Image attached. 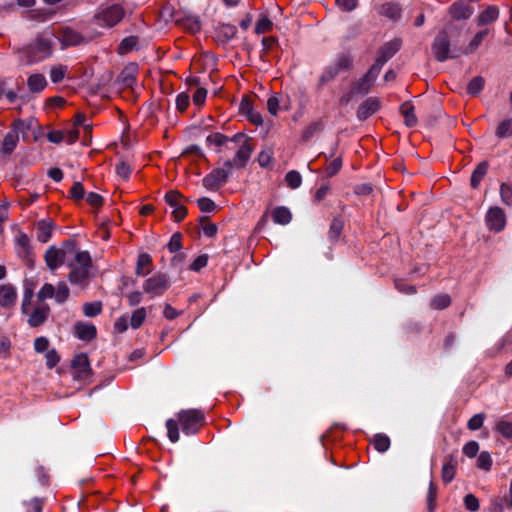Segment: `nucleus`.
Instances as JSON below:
<instances>
[{
	"label": "nucleus",
	"instance_id": "obj_1",
	"mask_svg": "<svg viewBox=\"0 0 512 512\" xmlns=\"http://www.w3.org/2000/svg\"><path fill=\"white\" fill-rule=\"evenodd\" d=\"M56 36L51 31H45L39 35L30 45L23 50L26 64L43 61L51 56Z\"/></svg>",
	"mask_w": 512,
	"mask_h": 512
},
{
	"label": "nucleus",
	"instance_id": "obj_2",
	"mask_svg": "<svg viewBox=\"0 0 512 512\" xmlns=\"http://www.w3.org/2000/svg\"><path fill=\"white\" fill-rule=\"evenodd\" d=\"M77 249L74 241H65L61 248L51 246L45 253L47 266L54 271L63 264L72 265V258Z\"/></svg>",
	"mask_w": 512,
	"mask_h": 512
},
{
	"label": "nucleus",
	"instance_id": "obj_3",
	"mask_svg": "<svg viewBox=\"0 0 512 512\" xmlns=\"http://www.w3.org/2000/svg\"><path fill=\"white\" fill-rule=\"evenodd\" d=\"M68 267L71 268L69 281L72 284H83L89 277L91 267V257L89 252L77 249L72 258V265H68Z\"/></svg>",
	"mask_w": 512,
	"mask_h": 512
},
{
	"label": "nucleus",
	"instance_id": "obj_4",
	"mask_svg": "<svg viewBox=\"0 0 512 512\" xmlns=\"http://www.w3.org/2000/svg\"><path fill=\"white\" fill-rule=\"evenodd\" d=\"M124 14V9L120 4L101 6L94 15V21L100 27L111 28L123 19Z\"/></svg>",
	"mask_w": 512,
	"mask_h": 512
},
{
	"label": "nucleus",
	"instance_id": "obj_5",
	"mask_svg": "<svg viewBox=\"0 0 512 512\" xmlns=\"http://www.w3.org/2000/svg\"><path fill=\"white\" fill-rule=\"evenodd\" d=\"M232 174V161L227 160L222 167L213 169L203 180V186L209 191H217Z\"/></svg>",
	"mask_w": 512,
	"mask_h": 512
},
{
	"label": "nucleus",
	"instance_id": "obj_6",
	"mask_svg": "<svg viewBox=\"0 0 512 512\" xmlns=\"http://www.w3.org/2000/svg\"><path fill=\"white\" fill-rule=\"evenodd\" d=\"M143 292L155 298L162 296L170 287V280L167 274L157 272L147 278L143 283Z\"/></svg>",
	"mask_w": 512,
	"mask_h": 512
},
{
	"label": "nucleus",
	"instance_id": "obj_7",
	"mask_svg": "<svg viewBox=\"0 0 512 512\" xmlns=\"http://www.w3.org/2000/svg\"><path fill=\"white\" fill-rule=\"evenodd\" d=\"M27 131L28 126L23 120L15 121L3 139L0 152L2 154H11L17 146L20 136L24 138Z\"/></svg>",
	"mask_w": 512,
	"mask_h": 512
},
{
	"label": "nucleus",
	"instance_id": "obj_8",
	"mask_svg": "<svg viewBox=\"0 0 512 512\" xmlns=\"http://www.w3.org/2000/svg\"><path fill=\"white\" fill-rule=\"evenodd\" d=\"M178 420L184 434L193 435L197 433L204 421V414L200 410H183L178 414Z\"/></svg>",
	"mask_w": 512,
	"mask_h": 512
},
{
	"label": "nucleus",
	"instance_id": "obj_9",
	"mask_svg": "<svg viewBox=\"0 0 512 512\" xmlns=\"http://www.w3.org/2000/svg\"><path fill=\"white\" fill-rule=\"evenodd\" d=\"M432 52L439 62H444L447 59L454 57V55L451 54L450 41L447 31L441 30L436 35L432 43Z\"/></svg>",
	"mask_w": 512,
	"mask_h": 512
},
{
	"label": "nucleus",
	"instance_id": "obj_10",
	"mask_svg": "<svg viewBox=\"0 0 512 512\" xmlns=\"http://www.w3.org/2000/svg\"><path fill=\"white\" fill-rule=\"evenodd\" d=\"M164 199L167 205L171 208V213L175 221L179 222L183 220L187 214L183 196L176 190H170L165 194Z\"/></svg>",
	"mask_w": 512,
	"mask_h": 512
},
{
	"label": "nucleus",
	"instance_id": "obj_11",
	"mask_svg": "<svg viewBox=\"0 0 512 512\" xmlns=\"http://www.w3.org/2000/svg\"><path fill=\"white\" fill-rule=\"evenodd\" d=\"M485 223L489 231L499 233L506 226V215L500 207H490L485 215Z\"/></svg>",
	"mask_w": 512,
	"mask_h": 512
},
{
	"label": "nucleus",
	"instance_id": "obj_12",
	"mask_svg": "<svg viewBox=\"0 0 512 512\" xmlns=\"http://www.w3.org/2000/svg\"><path fill=\"white\" fill-rule=\"evenodd\" d=\"M401 41L399 39L386 43L378 53L373 66V72L381 71L384 64L391 59L400 49Z\"/></svg>",
	"mask_w": 512,
	"mask_h": 512
},
{
	"label": "nucleus",
	"instance_id": "obj_13",
	"mask_svg": "<svg viewBox=\"0 0 512 512\" xmlns=\"http://www.w3.org/2000/svg\"><path fill=\"white\" fill-rule=\"evenodd\" d=\"M73 377L78 380L88 378L91 372L90 363L86 354H79L72 360Z\"/></svg>",
	"mask_w": 512,
	"mask_h": 512
},
{
	"label": "nucleus",
	"instance_id": "obj_14",
	"mask_svg": "<svg viewBox=\"0 0 512 512\" xmlns=\"http://www.w3.org/2000/svg\"><path fill=\"white\" fill-rule=\"evenodd\" d=\"M50 314V308L47 304H41L36 306L28 318V324L30 327H39L41 326Z\"/></svg>",
	"mask_w": 512,
	"mask_h": 512
},
{
	"label": "nucleus",
	"instance_id": "obj_15",
	"mask_svg": "<svg viewBox=\"0 0 512 512\" xmlns=\"http://www.w3.org/2000/svg\"><path fill=\"white\" fill-rule=\"evenodd\" d=\"M55 223L51 219H41L36 224V237L41 243H46L52 236Z\"/></svg>",
	"mask_w": 512,
	"mask_h": 512
},
{
	"label": "nucleus",
	"instance_id": "obj_16",
	"mask_svg": "<svg viewBox=\"0 0 512 512\" xmlns=\"http://www.w3.org/2000/svg\"><path fill=\"white\" fill-rule=\"evenodd\" d=\"M379 73L380 71L373 72V66H371L365 76L355 84L353 91L357 94L368 93Z\"/></svg>",
	"mask_w": 512,
	"mask_h": 512
},
{
	"label": "nucleus",
	"instance_id": "obj_17",
	"mask_svg": "<svg viewBox=\"0 0 512 512\" xmlns=\"http://www.w3.org/2000/svg\"><path fill=\"white\" fill-rule=\"evenodd\" d=\"M137 67L135 65L126 66L118 76V83L123 88L133 89L136 84Z\"/></svg>",
	"mask_w": 512,
	"mask_h": 512
},
{
	"label": "nucleus",
	"instance_id": "obj_18",
	"mask_svg": "<svg viewBox=\"0 0 512 512\" xmlns=\"http://www.w3.org/2000/svg\"><path fill=\"white\" fill-rule=\"evenodd\" d=\"M17 292L13 285L3 284L0 286V306L10 308L15 304Z\"/></svg>",
	"mask_w": 512,
	"mask_h": 512
},
{
	"label": "nucleus",
	"instance_id": "obj_19",
	"mask_svg": "<svg viewBox=\"0 0 512 512\" xmlns=\"http://www.w3.org/2000/svg\"><path fill=\"white\" fill-rule=\"evenodd\" d=\"M252 153V147L248 140H245L239 147L232 161V167H243L250 159Z\"/></svg>",
	"mask_w": 512,
	"mask_h": 512
},
{
	"label": "nucleus",
	"instance_id": "obj_20",
	"mask_svg": "<svg viewBox=\"0 0 512 512\" xmlns=\"http://www.w3.org/2000/svg\"><path fill=\"white\" fill-rule=\"evenodd\" d=\"M77 338L83 341H90L96 336V327L93 324L78 322L74 325Z\"/></svg>",
	"mask_w": 512,
	"mask_h": 512
},
{
	"label": "nucleus",
	"instance_id": "obj_21",
	"mask_svg": "<svg viewBox=\"0 0 512 512\" xmlns=\"http://www.w3.org/2000/svg\"><path fill=\"white\" fill-rule=\"evenodd\" d=\"M379 109V102L375 98H368L358 108L357 117L365 120L376 113Z\"/></svg>",
	"mask_w": 512,
	"mask_h": 512
},
{
	"label": "nucleus",
	"instance_id": "obj_22",
	"mask_svg": "<svg viewBox=\"0 0 512 512\" xmlns=\"http://www.w3.org/2000/svg\"><path fill=\"white\" fill-rule=\"evenodd\" d=\"M83 40H84L83 36L79 32H77L71 28L63 29L61 37H60V42H61L63 48L68 47V46L79 45L83 42Z\"/></svg>",
	"mask_w": 512,
	"mask_h": 512
},
{
	"label": "nucleus",
	"instance_id": "obj_23",
	"mask_svg": "<svg viewBox=\"0 0 512 512\" xmlns=\"http://www.w3.org/2000/svg\"><path fill=\"white\" fill-rule=\"evenodd\" d=\"M450 14L455 20H466L471 17L473 10L470 5L459 1L450 7Z\"/></svg>",
	"mask_w": 512,
	"mask_h": 512
},
{
	"label": "nucleus",
	"instance_id": "obj_24",
	"mask_svg": "<svg viewBox=\"0 0 512 512\" xmlns=\"http://www.w3.org/2000/svg\"><path fill=\"white\" fill-rule=\"evenodd\" d=\"M236 33L237 28L231 24H220L215 30L217 41L222 43L232 40Z\"/></svg>",
	"mask_w": 512,
	"mask_h": 512
},
{
	"label": "nucleus",
	"instance_id": "obj_25",
	"mask_svg": "<svg viewBox=\"0 0 512 512\" xmlns=\"http://www.w3.org/2000/svg\"><path fill=\"white\" fill-rule=\"evenodd\" d=\"M152 271V257L148 253L138 255L135 273L137 276H146Z\"/></svg>",
	"mask_w": 512,
	"mask_h": 512
},
{
	"label": "nucleus",
	"instance_id": "obj_26",
	"mask_svg": "<svg viewBox=\"0 0 512 512\" xmlns=\"http://www.w3.org/2000/svg\"><path fill=\"white\" fill-rule=\"evenodd\" d=\"M272 219L276 224L287 225L292 219V214L288 208L280 206L272 211Z\"/></svg>",
	"mask_w": 512,
	"mask_h": 512
},
{
	"label": "nucleus",
	"instance_id": "obj_27",
	"mask_svg": "<svg viewBox=\"0 0 512 512\" xmlns=\"http://www.w3.org/2000/svg\"><path fill=\"white\" fill-rule=\"evenodd\" d=\"M499 16V10L496 6H488L478 16V25H486L494 22Z\"/></svg>",
	"mask_w": 512,
	"mask_h": 512
},
{
	"label": "nucleus",
	"instance_id": "obj_28",
	"mask_svg": "<svg viewBox=\"0 0 512 512\" xmlns=\"http://www.w3.org/2000/svg\"><path fill=\"white\" fill-rule=\"evenodd\" d=\"M27 84L31 92L38 93L46 87L47 81L44 75L35 73L29 76Z\"/></svg>",
	"mask_w": 512,
	"mask_h": 512
},
{
	"label": "nucleus",
	"instance_id": "obj_29",
	"mask_svg": "<svg viewBox=\"0 0 512 512\" xmlns=\"http://www.w3.org/2000/svg\"><path fill=\"white\" fill-rule=\"evenodd\" d=\"M456 465L457 461L454 457H451L447 462L443 464L441 475L445 483H449L454 479Z\"/></svg>",
	"mask_w": 512,
	"mask_h": 512
},
{
	"label": "nucleus",
	"instance_id": "obj_30",
	"mask_svg": "<svg viewBox=\"0 0 512 512\" xmlns=\"http://www.w3.org/2000/svg\"><path fill=\"white\" fill-rule=\"evenodd\" d=\"M488 171V163L483 161L477 165L471 175V186L477 188Z\"/></svg>",
	"mask_w": 512,
	"mask_h": 512
},
{
	"label": "nucleus",
	"instance_id": "obj_31",
	"mask_svg": "<svg viewBox=\"0 0 512 512\" xmlns=\"http://www.w3.org/2000/svg\"><path fill=\"white\" fill-rule=\"evenodd\" d=\"M401 113L404 116L405 124L408 127H413L417 123V117L414 113V107L409 103H404L401 105Z\"/></svg>",
	"mask_w": 512,
	"mask_h": 512
},
{
	"label": "nucleus",
	"instance_id": "obj_32",
	"mask_svg": "<svg viewBox=\"0 0 512 512\" xmlns=\"http://www.w3.org/2000/svg\"><path fill=\"white\" fill-rule=\"evenodd\" d=\"M146 316H147V312L144 307L137 308L135 311H133L132 315L129 317L130 327L133 329H138L145 321Z\"/></svg>",
	"mask_w": 512,
	"mask_h": 512
},
{
	"label": "nucleus",
	"instance_id": "obj_33",
	"mask_svg": "<svg viewBox=\"0 0 512 512\" xmlns=\"http://www.w3.org/2000/svg\"><path fill=\"white\" fill-rule=\"evenodd\" d=\"M373 445H374V448L378 452L384 453L390 447V439L385 434H382V433L375 434L373 437Z\"/></svg>",
	"mask_w": 512,
	"mask_h": 512
},
{
	"label": "nucleus",
	"instance_id": "obj_34",
	"mask_svg": "<svg viewBox=\"0 0 512 512\" xmlns=\"http://www.w3.org/2000/svg\"><path fill=\"white\" fill-rule=\"evenodd\" d=\"M138 45V38L136 36H128L124 38L118 47V53L123 55L134 50Z\"/></svg>",
	"mask_w": 512,
	"mask_h": 512
},
{
	"label": "nucleus",
	"instance_id": "obj_35",
	"mask_svg": "<svg viewBox=\"0 0 512 512\" xmlns=\"http://www.w3.org/2000/svg\"><path fill=\"white\" fill-rule=\"evenodd\" d=\"M381 13L390 18V19H398L401 14V8L399 4L394 2L385 3L381 8Z\"/></svg>",
	"mask_w": 512,
	"mask_h": 512
},
{
	"label": "nucleus",
	"instance_id": "obj_36",
	"mask_svg": "<svg viewBox=\"0 0 512 512\" xmlns=\"http://www.w3.org/2000/svg\"><path fill=\"white\" fill-rule=\"evenodd\" d=\"M323 129L320 121H315L309 124L302 133V140L308 141Z\"/></svg>",
	"mask_w": 512,
	"mask_h": 512
},
{
	"label": "nucleus",
	"instance_id": "obj_37",
	"mask_svg": "<svg viewBox=\"0 0 512 512\" xmlns=\"http://www.w3.org/2000/svg\"><path fill=\"white\" fill-rule=\"evenodd\" d=\"M69 296V288L65 282H59L55 287L54 299L57 303H64Z\"/></svg>",
	"mask_w": 512,
	"mask_h": 512
},
{
	"label": "nucleus",
	"instance_id": "obj_38",
	"mask_svg": "<svg viewBox=\"0 0 512 512\" xmlns=\"http://www.w3.org/2000/svg\"><path fill=\"white\" fill-rule=\"evenodd\" d=\"M16 245L18 247V254L21 255V256H25L26 254L29 253V249H30V239L29 237L24 234V233H20L17 237H16Z\"/></svg>",
	"mask_w": 512,
	"mask_h": 512
},
{
	"label": "nucleus",
	"instance_id": "obj_39",
	"mask_svg": "<svg viewBox=\"0 0 512 512\" xmlns=\"http://www.w3.org/2000/svg\"><path fill=\"white\" fill-rule=\"evenodd\" d=\"M285 181L291 189H297L302 184V176L298 171L291 170L286 174Z\"/></svg>",
	"mask_w": 512,
	"mask_h": 512
},
{
	"label": "nucleus",
	"instance_id": "obj_40",
	"mask_svg": "<svg viewBox=\"0 0 512 512\" xmlns=\"http://www.w3.org/2000/svg\"><path fill=\"white\" fill-rule=\"evenodd\" d=\"M167 436L173 443L179 440V428L178 422L174 419H168L166 421Z\"/></svg>",
	"mask_w": 512,
	"mask_h": 512
},
{
	"label": "nucleus",
	"instance_id": "obj_41",
	"mask_svg": "<svg viewBox=\"0 0 512 512\" xmlns=\"http://www.w3.org/2000/svg\"><path fill=\"white\" fill-rule=\"evenodd\" d=\"M500 196L504 204L512 206V182H505L501 184Z\"/></svg>",
	"mask_w": 512,
	"mask_h": 512
},
{
	"label": "nucleus",
	"instance_id": "obj_42",
	"mask_svg": "<svg viewBox=\"0 0 512 512\" xmlns=\"http://www.w3.org/2000/svg\"><path fill=\"white\" fill-rule=\"evenodd\" d=\"M338 74H339V72H338L337 68L333 64H330L321 74L320 79H319V85L320 86L325 85L326 83L333 80Z\"/></svg>",
	"mask_w": 512,
	"mask_h": 512
},
{
	"label": "nucleus",
	"instance_id": "obj_43",
	"mask_svg": "<svg viewBox=\"0 0 512 512\" xmlns=\"http://www.w3.org/2000/svg\"><path fill=\"white\" fill-rule=\"evenodd\" d=\"M499 138H508L512 136V118L502 121L496 131Z\"/></svg>",
	"mask_w": 512,
	"mask_h": 512
},
{
	"label": "nucleus",
	"instance_id": "obj_44",
	"mask_svg": "<svg viewBox=\"0 0 512 512\" xmlns=\"http://www.w3.org/2000/svg\"><path fill=\"white\" fill-rule=\"evenodd\" d=\"M484 87V79L482 77H474L467 86V92L470 95H477Z\"/></svg>",
	"mask_w": 512,
	"mask_h": 512
},
{
	"label": "nucleus",
	"instance_id": "obj_45",
	"mask_svg": "<svg viewBox=\"0 0 512 512\" xmlns=\"http://www.w3.org/2000/svg\"><path fill=\"white\" fill-rule=\"evenodd\" d=\"M272 28V21L266 16L262 15L255 26V33L263 34Z\"/></svg>",
	"mask_w": 512,
	"mask_h": 512
},
{
	"label": "nucleus",
	"instance_id": "obj_46",
	"mask_svg": "<svg viewBox=\"0 0 512 512\" xmlns=\"http://www.w3.org/2000/svg\"><path fill=\"white\" fill-rule=\"evenodd\" d=\"M102 305L100 302L86 303L83 306V312L87 317H95L100 314Z\"/></svg>",
	"mask_w": 512,
	"mask_h": 512
},
{
	"label": "nucleus",
	"instance_id": "obj_47",
	"mask_svg": "<svg viewBox=\"0 0 512 512\" xmlns=\"http://www.w3.org/2000/svg\"><path fill=\"white\" fill-rule=\"evenodd\" d=\"M450 302H451V299H450L449 295L442 294V295H438L432 299L431 306L434 309L440 310V309H444V308L448 307Z\"/></svg>",
	"mask_w": 512,
	"mask_h": 512
},
{
	"label": "nucleus",
	"instance_id": "obj_48",
	"mask_svg": "<svg viewBox=\"0 0 512 512\" xmlns=\"http://www.w3.org/2000/svg\"><path fill=\"white\" fill-rule=\"evenodd\" d=\"M183 26L189 32L195 34L201 30V23L197 17H187L183 23Z\"/></svg>",
	"mask_w": 512,
	"mask_h": 512
},
{
	"label": "nucleus",
	"instance_id": "obj_49",
	"mask_svg": "<svg viewBox=\"0 0 512 512\" xmlns=\"http://www.w3.org/2000/svg\"><path fill=\"white\" fill-rule=\"evenodd\" d=\"M115 170L116 174L124 180H127L132 172L130 165L123 160L116 164Z\"/></svg>",
	"mask_w": 512,
	"mask_h": 512
},
{
	"label": "nucleus",
	"instance_id": "obj_50",
	"mask_svg": "<svg viewBox=\"0 0 512 512\" xmlns=\"http://www.w3.org/2000/svg\"><path fill=\"white\" fill-rule=\"evenodd\" d=\"M55 287L52 284H44L37 293V298L40 301L54 298Z\"/></svg>",
	"mask_w": 512,
	"mask_h": 512
},
{
	"label": "nucleus",
	"instance_id": "obj_51",
	"mask_svg": "<svg viewBox=\"0 0 512 512\" xmlns=\"http://www.w3.org/2000/svg\"><path fill=\"white\" fill-rule=\"evenodd\" d=\"M484 419H485V415L483 413L475 414L474 416H472L469 419V421L467 423L468 429H470L472 431H476V430L480 429L483 426Z\"/></svg>",
	"mask_w": 512,
	"mask_h": 512
},
{
	"label": "nucleus",
	"instance_id": "obj_52",
	"mask_svg": "<svg viewBox=\"0 0 512 512\" xmlns=\"http://www.w3.org/2000/svg\"><path fill=\"white\" fill-rule=\"evenodd\" d=\"M492 459L488 452H481L477 459V467L488 471L491 468Z\"/></svg>",
	"mask_w": 512,
	"mask_h": 512
},
{
	"label": "nucleus",
	"instance_id": "obj_53",
	"mask_svg": "<svg viewBox=\"0 0 512 512\" xmlns=\"http://www.w3.org/2000/svg\"><path fill=\"white\" fill-rule=\"evenodd\" d=\"M66 72V67L62 65L54 66L50 70V78L53 83H59L63 80Z\"/></svg>",
	"mask_w": 512,
	"mask_h": 512
},
{
	"label": "nucleus",
	"instance_id": "obj_54",
	"mask_svg": "<svg viewBox=\"0 0 512 512\" xmlns=\"http://www.w3.org/2000/svg\"><path fill=\"white\" fill-rule=\"evenodd\" d=\"M227 141H229V138L221 133H212L207 136V142L211 145H215L217 147H220L224 145Z\"/></svg>",
	"mask_w": 512,
	"mask_h": 512
},
{
	"label": "nucleus",
	"instance_id": "obj_55",
	"mask_svg": "<svg viewBox=\"0 0 512 512\" xmlns=\"http://www.w3.org/2000/svg\"><path fill=\"white\" fill-rule=\"evenodd\" d=\"M198 207L202 212L210 213L216 208V204L210 198L203 197L197 200Z\"/></svg>",
	"mask_w": 512,
	"mask_h": 512
},
{
	"label": "nucleus",
	"instance_id": "obj_56",
	"mask_svg": "<svg viewBox=\"0 0 512 512\" xmlns=\"http://www.w3.org/2000/svg\"><path fill=\"white\" fill-rule=\"evenodd\" d=\"M464 505L470 512H476L480 507L479 500L473 494H467L464 497Z\"/></svg>",
	"mask_w": 512,
	"mask_h": 512
},
{
	"label": "nucleus",
	"instance_id": "obj_57",
	"mask_svg": "<svg viewBox=\"0 0 512 512\" xmlns=\"http://www.w3.org/2000/svg\"><path fill=\"white\" fill-rule=\"evenodd\" d=\"M342 167V158L341 157H335L331 163L326 168V174L329 177L334 176L337 174Z\"/></svg>",
	"mask_w": 512,
	"mask_h": 512
},
{
	"label": "nucleus",
	"instance_id": "obj_58",
	"mask_svg": "<svg viewBox=\"0 0 512 512\" xmlns=\"http://www.w3.org/2000/svg\"><path fill=\"white\" fill-rule=\"evenodd\" d=\"M497 431L504 437H512V423L509 421L501 420L497 423Z\"/></svg>",
	"mask_w": 512,
	"mask_h": 512
},
{
	"label": "nucleus",
	"instance_id": "obj_59",
	"mask_svg": "<svg viewBox=\"0 0 512 512\" xmlns=\"http://www.w3.org/2000/svg\"><path fill=\"white\" fill-rule=\"evenodd\" d=\"M340 73L342 70L348 69L352 65V60L348 55H341L336 62L332 63Z\"/></svg>",
	"mask_w": 512,
	"mask_h": 512
},
{
	"label": "nucleus",
	"instance_id": "obj_60",
	"mask_svg": "<svg viewBox=\"0 0 512 512\" xmlns=\"http://www.w3.org/2000/svg\"><path fill=\"white\" fill-rule=\"evenodd\" d=\"M167 247L171 253H175L179 251L182 247L181 245V234L175 233L171 236L170 241L167 244Z\"/></svg>",
	"mask_w": 512,
	"mask_h": 512
},
{
	"label": "nucleus",
	"instance_id": "obj_61",
	"mask_svg": "<svg viewBox=\"0 0 512 512\" xmlns=\"http://www.w3.org/2000/svg\"><path fill=\"white\" fill-rule=\"evenodd\" d=\"M479 451V444L476 441H469L463 446V453L469 457L473 458Z\"/></svg>",
	"mask_w": 512,
	"mask_h": 512
},
{
	"label": "nucleus",
	"instance_id": "obj_62",
	"mask_svg": "<svg viewBox=\"0 0 512 512\" xmlns=\"http://www.w3.org/2000/svg\"><path fill=\"white\" fill-rule=\"evenodd\" d=\"M208 263V255L202 254L199 255L190 265V269L192 271L198 272L202 268H204Z\"/></svg>",
	"mask_w": 512,
	"mask_h": 512
},
{
	"label": "nucleus",
	"instance_id": "obj_63",
	"mask_svg": "<svg viewBox=\"0 0 512 512\" xmlns=\"http://www.w3.org/2000/svg\"><path fill=\"white\" fill-rule=\"evenodd\" d=\"M190 103L189 94L183 92L177 95L176 97V107L179 111H185Z\"/></svg>",
	"mask_w": 512,
	"mask_h": 512
},
{
	"label": "nucleus",
	"instance_id": "obj_64",
	"mask_svg": "<svg viewBox=\"0 0 512 512\" xmlns=\"http://www.w3.org/2000/svg\"><path fill=\"white\" fill-rule=\"evenodd\" d=\"M267 108L271 115H277L280 108V100L277 95H272L267 101Z\"/></svg>",
	"mask_w": 512,
	"mask_h": 512
}]
</instances>
